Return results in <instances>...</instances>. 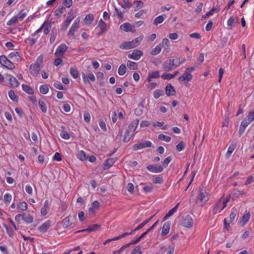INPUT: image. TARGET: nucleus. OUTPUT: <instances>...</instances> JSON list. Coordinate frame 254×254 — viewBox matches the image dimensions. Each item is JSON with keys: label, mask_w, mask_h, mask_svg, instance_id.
Listing matches in <instances>:
<instances>
[{"label": "nucleus", "mask_w": 254, "mask_h": 254, "mask_svg": "<svg viewBox=\"0 0 254 254\" xmlns=\"http://www.w3.org/2000/svg\"><path fill=\"white\" fill-rule=\"evenodd\" d=\"M12 198V195L9 193H6L4 195V200L5 203H9Z\"/></svg>", "instance_id": "obj_55"}, {"label": "nucleus", "mask_w": 254, "mask_h": 254, "mask_svg": "<svg viewBox=\"0 0 254 254\" xmlns=\"http://www.w3.org/2000/svg\"><path fill=\"white\" fill-rule=\"evenodd\" d=\"M163 70L165 72H169L173 70L177 67L174 59H169L166 60L162 64Z\"/></svg>", "instance_id": "obj_2"}, {"label": "nucleus", "mask_w": 254, "mask_h": 254, "mask_svg": "<svg viewBox=\"0 0 254 254\" xmlns=\"http://www.w3.org/2000/svg\"><path fill=\"white\" fill-rule=\"evenodd\" d=\"M65 10V8L64 6H59L55 13V16L57 17H61L62 14L63 13Z\"/></svg>", "instance_id": "obj_44"}, {"label": "nucleus", "mask_w": 254, "mask_h": 254, "mask_svg": "<svg viewBox=\"0 0 254 254\" xmlns=\"http://www.w3.org/2000/svg\"><path fill=\"white\" fill-rule=\"evenodd\" d=\"M144 106L143 102L140 103L137 107L134 110V113L136 115L139 116L141 115L143 113Z\"/></svg>", "instance_id": "obj_29"}, {"label": "nucleus", "mask_w": 254, "mask_h": 254, "mask_svg": "<svg viewBox=\"0 0 254 254\" xmlns=\"http://www.w3.org/2000/svg\"><path fill=\"white\" fill-rule=\"evenodd\" d=\"M43 59L42 56H39L37 59L36 62L30 65L29 71L32 75L36 76L39 74V71L42 67L40 65V63H42Z\"/></svg>", "instance_id": "obj_1"}, {"label": "nucleus", "mask_w": 254, "mask_h": 254, "mask_svg": "<svg viewBox=\"0 0 254 254\" xmlns=\"http://www.w3.org/2000/svg\"><path fill=\"white\" fill-rule=\"evenodd\" d=\"M179 205V203H178L175 207L170 209L167 214L163 218V220L165 221L168 218H169L170 216L173 215L177 210L178 206Z\"/></svg>", "instance_id": "obj_24"}, {"label": "nucleus", "mask_w": 254, "mask_h": 254, "mask_svg": "<svg viewBox=\"0 0 254 254\" xmlns=\"http://www.w3.org/2000/svg\"><path fill=\"white\" fill-rule=\"evenodd\" d=\"M127 66L130 70H135L138 68V65L137 63L130 61H127Z\"/></svg>", "instance_id": "obj_34"}, {"label": "nucleus", "mask_w": 254, "mask_h": 254, "mask_svg": "<svg viewBox=\"0 0 254 254\" xmlns=\"http://www.w3.org/2000/svg\"><path fill=\"white\" fill-rule=\"evenodd\" d=\"M127 67L125 64H121L118 69V73L120 75H123L126 72Z\"/></svg>", "instance_id": "obj_42"}, {"label": "nucleus", "mask_w": 254, "mask_h": 254, "mask_svg": "<svg viewBox=\"0 0 254 254\" xmlns=\"http://www.w3.org/2000/svg\"><path fill=\"white\" fill-rule=\"evenodd\" d=\"M158 139L161 140H163V141H165L167 142H169L171 141V138L168 136V135H164L163 134H159L158 135Z\"/></svg>", "instance_id": "obj_41"}, {"label": "nucleus", "mask_w": 254, "mask_h": 254, "mask_svg": "<svg viewBox=\"0 0 254 254\" xmlns=\"http://www.w3.org/2000/svg\"><path fill=\"white\" fill-rule=\"evenodd\" d=\"M115 10L117 13L118 17L120 19H122L123 18L124 15L125 11H121L119 10L117 7H115Z\"/></svg>", "instance_id": "obj_62"}, {"label": "nucleus", "mask_w": 254, "mask_h": 254, "mask_svg": "<svg viewBox=\"0 0 254 254\" xmlns=\"http://www.w3.org/2000/svg\"><path fill=\"white\" fill-rule=\"evenodd\" d=\"M130 254H142L141 247L139 246H137L131 251Z\"/></svg>", "instance_id": "obj_59"}, {"label": "nucleus", "mask_w": 254, "mask_h": 254, "mask_svg": "<svg viewBox=\"0 0 254 254\" xmlns=\"http://www.w3.org/2000/svg\"><path fill=\"white\" fill-rule=\"evenodd\" d=\"M60 136L62 138L66 140L69 139L70 137L69 134L64 131H63L60 133Z\"/></svg>", "instance_id": "obj_60"}, {"label": "nucleus", "mask_w": 254, "mask_h": 254, "mask_svg": "<svg viewBox=\"0 0 254 254\" xmlns=\"http://www.w3.org/2000/svg\"><path fill=\"white\" fill-rule=\"evenodd\" d=\"M134 3H136L135 10L137 11L141 9L143 6V2L142 1H134Z\"/></svg>", "instance_id": "obj_53"}, {"label": "nucleus", "mask_w": 254, "mask_h": 254, "mask_svg": "<svg viewBox=\"0 0 254 254\" xmlns=\"http://www.w3.org/2000/svg\"><path fill=\"white\" fill-rule=\"evenodd\" d=\"M78 28V27L72 25V26H71V27L70 28V29L68 31V34H67L68 36L71 37V36H74L75 31L77 30V29Z\"/></svg>", "instance_id": "obj_47"}, {"label": "nucleus", "mask_w": 254, "mask_h": 254, "mask_svg": "<svg viewBox=\"0 0 254 254\" xmlns=\"http://www.w3.org/2000/svg\"><path fill=\"white\" fill-rule=\"evenodd\" d=\"M100 227V225H99L98 224H93V225H90L87 229L77 231L76 233L83 232H86V231H88V232H91L96 231Z\"/></svg>", "instance_id": "obj_14"}, {"label": "nucleus", "mask_w": 254, "mask_h": 254, "mask_svg": "<svg viewBox=\"0 0 254 254\" xmlns=\"http://www.w3.org/2000/svg\"><path fill=\"white\" fill-rule=\"evenodd\" d=\"M161 46L160 45H158L154 48L151 50V54L153 56H156L161 52Z\"/></svg>", "instance_id": "obj_35"}, {"label": "nucleus", "mask_w": 254, "mask_h": 254, "mask_svg": "<svg viewBox=\"0 0 254 254\" xmlns=\"http://www.w3.org/2000/svg\"><path fill=\"white\" fill-rule=\"evenodd\" d=\"M17 206L22 211H25L27 209V204L24 201L20 202Z\"/></svg>", "instance_id": "obj_51"}, {"label": "nucleus", "mask_w": 254, "mask_h": 254, "mask_svg": "<svg viewBox=\"0 0 254 254\" xmlns=\"http://www.w3.org/2000/svg\"><path fill=\"white\" fill-rule=\"evenodd\" d=\"M170 225L171 223L169 221H167L164 224L162 230V236H165L169 232Z\"/></svg>", "instance_id": "obj_23"}, {"label": "nucleus", "mask_w": 254, "mask_h": 254, "mask_svg": "<svg viewBox=\"0 0 254 254\" xmlns=\"http://www.w3.org/2000/svg\"><path fill=\"white\" fill-rule=\"evenodd\" d=\"M19 19L18 16L15 15L12 17L7 22V25L8 26H12L15 25L18 21Z\"/></svg>", "instance_id": "obj_38"}, {"label": "nucleus", "mask_w": 254, "mask_h": 254, "mask_svg": "<svg viewBox=\"0 0 254 254\" xmlns=\"http://www.w3.org/2000/svg\"><path fill=\"white\" fill-rule=\"evenodd\" d=\"M250 124H251V123L249 121H248L246 119V118H245L244 119V120L242 121V122H241L240 126H241L243 127L246 128Z\"/></svg>", "instance_id": "obj_63"}, {"label": "nucleus", "mask_w": 254, "mask_h": 254, "mask_svg": "<svg viewBox=\"0 0 254 254\" xmlns=\"http://www.w3.org/2000/svg\"><path fill=\"white\" fill-rule=\"evenodd\" d=\"M10 85L13 87H17L19 86V83L18 80L11 75H8Z\"/></svg>", "instance_id": "obj_20"}, {"label": "nucleus", "mask_w": 254, "mask_h": 254, "mask_svg": "<svg viewBox=\"0 0 254 254\" xmlns=\"http://www.w3.org/2000/svg\"><path fill=\"white\" fill-rule=\"evenodd\" d=\"M199 200L204 204L209 200L208 194L205 190H202L200 187H199Z\"/></svg>", "instance_id": "obj_8"}, {"label": "nucleus", "mask_w": 254, "mask_h": 254, "mask_svg": "<svg viewBox=\"0 0 254 254\" xmlns=\"http://www.w3.org/2000/svg\"><path fill=\"white\" fill-rule=\"evenodd\" d=\"M120 29L126 32H135L134 26L129 23H125L120 26Z\"/></svg>", "instance_id": "obj_11"}, {"label": "nucleus", "mask_w": 254, "mask_h": 254, "mask_svg": "<svg viewBox=\"0 0 254 254\" xmlns=\"http://www.w3.org/2000/svg\"><path fill=\"white\" fill-rule=\"evenodd\" d=\"M46 22L45 21L44 22V23L41 26V27L38 30H37L34 33H33L32 34V36L35 37L37 34L40 33L43 29V28L46 24Z\"/></svg>", "instance_id": "obj_61"}, {"label": "nucleus", "mask_w": 254, "mask_h": 254, "mask_svg": "<svg viewBox=\"0 0 254 254\" xmlns=\"http://www.w3.org/2000/svg\"><path fill=\"white\" fill-rule=\"evenodd\" d=\"M143 56V52L137 49L133 51L131 54L127 55L128 58L134 60H138Z\"/></svg>", "instance_id": "obj_7"}, {"label": "nucleus", "mask_w": 254, "mask_h": 254, "mask_svg": "<svg viewBox=\"0 0 254 254\" xmlns=\"http://www.w3.org/2000/svg\"><path fill=\"white\" fill-rule=\"evenodd\" d=\"M222 205V199H220V200L215 204L214 207L212 209L213 213L214 214H216L221 212L220 211L219 207Z\"/></svg>", "instance_id": "obj_33"}, {"label": "nucleus", "mask_w": 254, "mask_h": 254, "mask_svg": "<svg viewBox=\"0 0 254 254\" xmlns=\"http://www.w3.org/2000/svg\"><path fill=\"white\" fill-rule=\"evenodd\" d=\"M8 96L12 101L14 102H17L18 101V97L16 95L13 90H10L8 91Z\"/></svg>", "instance_id": "obj_40"}, {"label": "nucleus", "mask_w": 254, "mask_h": 254, "mask_svg": "<svg viewBox=\"0 0 254 254\" xmlns=\"http://www.w3.org/2000/svg\"><path fill=\"white\" fill-rule=\"evenodd\" d=\"M77 158L82 161L85 160L87 158L85 152L83 150L79 151L77 154Z\"/></svg>", "instance_id": "obj_43"}, {"label": "nucleus", "mask_w": 254, "mask_h": 254, "mask_svg": "<svg viewBox=\"0 0 254 254\" xmlns=\"http://www.w3.org/2000/svg\"><path fill=\"white\" fill-rule=\"evenodd\" d=\"M134 185L131 183H128L127 186V191L130 193H133L134 192Z\"/></svg>", "instance_id": "obj_57"}, {"label": "nucleus", "mask_w": 254, "mask_h": 254, "mask_svg": "<svg viewBox=\"0 0 254 254\" xmlns=\"http://www.w3.org/2000/svg\"><path fill=\"white\" fill-rule=\"evenodd\" d=\"M164 94L163 90L160 89H156L153 92V97L155 99L159 98L160 96L164 95Z\"/></svg>", "instance_id": "obj_39"}, {"label": "nucleus", "mask_w": 254, "mask_h": 254, "mask_svg": "<svg viewBox=\"0 0 254 254\" xmlns=\"http://www.w3.org/2000/svg\"><path fill=\"white\" fill-rule=\"evenodd\" d=\"M237 214V209L235 207L232 208L231 209V213L230 214V223H233L236 215Z\"/></svg>", "instance_id": "obj_32"}, {"label": "nucleus", "mask_w": 254, "mask_h": 254, "mask_svg": "<svg viewBox=\"0 0 254 254\" xmlns=\"http://www.w3.org/2000/svg\"><path fill=\"white\" fill-rule=\"evenodd\" d=\"M0 64L2 67L11 70L15 68L14 64L8 59L5 55L0 56Z\"/></svg>", "instance_id": "obj_3"}, {"label": "nucleus", "mask_w": 254, "mask_h": 254, "mask_svg": "<svg viewBox=\"0 0 254 254\" xmlns=\"http://www.w3.org/2000/svg\"><path fill=\"white\" fill-rule=\"evenodd\" d=\"M51 223V221L50 220L46 221L40 226L39 228V231L42 233L46 232L50 227Z\"/></svg>", "instance_id": "obj_15"}, {"label": "nucleus", "mask_w": 254, "mask_h": 254, "mask_svg": "<svg viewBox=\"0 0 254 254\" xmlns=\"http://www.w3.org/2000/svg\"><path fill=\"white\" fill-rule=\"evenodd\" d=\"M8 57L13 60L14 62H19L21 61V57L18 52H13L8 55Z\"/></svg>", "instance_id": "obj_21"}, {"label": "nucleus", "mask_w": 254, "mask_h": 254, "mask_svg": "<svg viewBox=\"0 0 254 254\" xmlns=\"http://www.w3.org/2000/svg\"><path fill=\"white\" fill-rule=\"evenodd\" d=\"M237 146V143L236 142H232L229 147H228V151L226 154V157L228 158L234 151Z\"/></svg>", "instance_id": "obj_26"}, {"label": "nucleus", "mask_w": 254, "mask_h": 254, "mask_svg": "<svg viewBox=\"0 0 254 254\" xmlns=\"http://www.w3.org/2000/svg\"><path fill=\"white\" fill-rule=\"evenodd\" d=\"M215 10L216 8L215 7H213L207 13L203 15L202 17V18L205 19L206 17L212 15L214 14Z\"/></svg>", "instance_id": "obj_52"}, {"label": "nucleus", "mask_w": 254, "mask_h": 254, "mask_svg": "<svg viewBox=\"0 0 254 254\" xmlns=\"http://www.w3.org/2000/svg\"><path fill=\"white\" fill-rule=\"evenodd\" d=\"M100 29V32L98 33V35H101L102 34H103L106 31L107 28V24H102V25H98Z\"/></svg>", "instance_id": "obj_54"}, {"label": "nucleus", "mask_w": 254, "mask_h": 254, "mask_svg": "<svg viewBox=\"0 0 254 254\" xmlns=\"http://www.w3.org/2000/svg\"><path fill=\"white\" fill-rule=\"evenodd\" d=\"M58 28L56 27H54L52 29L50 38V43L53 44L55 42L58 34Z\"/></svg>", "instance_id": "obj_17"}, {"label": "nucleus", "mask_w": 254, "mask_h": 254, "mask_svg": "<svg viewBox=\"0 0 254 254\" xmlns=\"http://www.w3.org/2000/svg\"><path fill=\"white\" fill-rule=\"evenodd\" d=\"M152 181L154 184H161L163 183V179L162 177H157L153 178Z\"/></svg>", "instance_id": "obj_58"}, {"label": "nucleus", "mask_w": 254, "mask_h": 254, "mask_svg": "<svg viewBox=\"0 0 254 254\" xmlns=\"http://www.w3.org/2000/svg\"><path fill=\"white\" fill-rule=\"evenodd\" d=\"M38 104L42 112L46 113L47 111V106L43 99H39Z\"/></svg>", "instance_id": "obj_28"}, {"label": "nucleus", "mask_w": 254, "mask_h": 254, "mask_svg": "<svg viewBox=\"0 0 254 254\" xmlns=\"http://www.w3.org/2000/svg\"><path fill=\"white\" fill-rule=\"evenodd\" d=\"M181 224L186 228H191L193 224V220L189 215L183 216L181 220Z\"/></svg>", "instance_id": "obj_4"}, {"label": "nucleus", "mask_w": 254, "mask_h": 254, "mask_svg": "<svg viewBox=\"0 0 254 254\" xmlns=\"http://www.w3.org/2000/svg\"><path fill=\"white\" fill-rule=\"evenodd\" d=\"M166 18V15L165 14L157 16L154 19L153 21V24L157 26L159 24L162 23Z\"/></svg>", "instance_id": "obj_22"}, {"label": "nucleus", "mask_w": 254, "mask_h": 254, "mask_svg": "<svg viewBox=\"0 0 254 254\" xmlns=\"http://www.w3.org/2000/svg\"><path fill=\"white\" fill-rule=\"evenodd\" d=\"M161 77L164 80H170L173 78V76H172V74L170 73H167V72L163 73L161 75Z\"/></svg>", "instance_id": "obj_46"}, {"label": "nucleus", "mask_w": 254, "mask_h": 254, "mask_svg": "<svg viewBox=\"0 0 254 254\" xmlns=\"http://www.w3.org/2000/svg\"><path fill=\"white\" fill-rule=\"evenodd\" d=\"M133 133H134L133 132L129 130L128 129H127L124 135V139L123 140L124 142H128L132 137Z\"/></svg>", "instance_id": "obj_31"}, {"label": "nucleus", "mask_w": 254, "mask_h": 254, "mask_svg": "<svg viewBox=\"0 0 254 254\" xmlns=\"http://www.w3.org/2000/svg\"><path fill=\"white\" fill-rule=\"evenodd\" d=\"M139 123V120L136 119L131 122L130 125L128 127L127 129L133 132L136 130Z\"/></svg>", "instance_id": "obj_18"}, {"label": "nucleus", "mask_w": 254, "mask_h": 254, "mask_svg": "<svg viewBox=\"0 0 254 254\" xmlns=\"http://www.w3.org/2000/svg\"><path fill=\"white\" fill-rule=\"evenodd\" d=\"M22 89L27 93L29 94H33L34 93V90L29 86L26 84L22 85Z\"/></svg>", "instance_id": "obj_37"}, {"label": "nucleus", "mask_w": 254, "mask_h": 254, "mask_svg": "<svg viewBox=\"0 0 254 254\" xmlns=\"http://www.w3.org/2000/svg\"><path fill=\"white\" fill-rule=\"evenodd\" d=\"M246 119L251 123L254 120V111H250Z\"/></svg>", "instance_id": "obj_48"}, {"label": "nucleus", "mask_w": 254, "mask_h": 254, "mask_svg": "<svg viewBox=\"0 0 254 254\" xmlns=\"http://www.w3.org/2000/svg\"><path fill=\"white\" fill-rule=\"evenodd\" d=\"M39 90L41 93L46 94L49 91V88L47 85L43 84L40 86Z\"/></svg>", "instance_id": "obj_45"}, {"label": "nucleus", "mask_w": 254, "mask_h": 254, "mask_svg": "<svg viewBox=\"0 0 254 254\" xmlns=\"http://www.w3.org/2000/svg\"><path fill=\"white\" fill-rule=\"evenodd\" d=\"M72 225V222L70 220V217L68 216L65 217L63 221V226L64 228H67Z\"/></svg>", "instance_id": "obj_27"}, {"label": "nucleus", "mask_w": 254, "mask_h": 254, "mask_svg": "<svg viewBox=\"0 0 254 254\" xmlns=\"http://www.w3.org/2000/svg\"><path fill=\"white\" fill-rule=\"evenodd\" d=\"M136 47V45L134 44L133 41L125 42L120 46L121 49L128 50Z\"/></svg>", "instance_id": "obj_12"}, {"label": "nucleus", "mask_w": 254, "mask_h": 254, "mask_svg": "<svg viewBox=\"0 0 254 254\" xmlns=\"http://www.w3.org/2000/svg\"><path fill=\"white\" fill-rule=\"evenodd\" d=\"M70 73L73 78L75 79L77 78L78 75V72L76 68L71 67L70 68Z\"/></svg>", "instance_id": "obj_49"}, {"label": "nucleus", "mask_w": 254, "mask_h": 254, "mask_svg": "<svg viewBox=\"0 0 254 254\" xmlns=\"http://www.w3.org/2000/svg\"><path fill=\"white\" fill-rule=\"evenodd\" d=\"M69 25V23L66 22L65 21H64L61 26V29H60L61 31H63V32L65 31L67 29Z\"/></svg>", "instance_id": "obj_56"}, {"label": "nucleus", "mask_w": 254, "mask_h": 254, "mask_svg": "<svg viewBox=\"0 0 254 254\" xmlns=\"http://www.w3.org/2000/svg\"><path fill=\"white\" fill-rule=\"evenodd\" d=\"M94 17L93 14L89 13L86 15L84 18V24L86 25H90L94 20Z\"/></svg>", "instance_id": "obj_19"}, {"label": "nucleus", "mask_w": 254, "mask_h": 254, "mask_svg": "<svg viewBox=\"0 0 254 254\" xmlns=\"http://www.w3.org/2000/svg\"><path fill=\"white\" fill-rule=\"evenodd\" d=\"M152 146V143L150 141L145 140L143 142H138L134 144L132 148L134 151H137L144 148L151 147Z\"/></svg>", "instance_id": "obj_5"}, {"label": "nucleus", "mask_w": 254, "mask_h": 254, "mask_svg": "<svg viewBox=\"0 0 254 254\" xmlns=\"http://www.w3.org/2000/svg\"><path fill=\"white\" fill-rule=\"evenodd\" d=\"M250 217L251 215L249 212L246 213L244 214L240 221L242 226H244L248 223Z\"/></svg>", "instance_id": "obj_25"}, {"label": "nucleus", "mask_w": 254, "mask_h": 254, "mask_svg": "<svg viewBox=\"0 0 254 254\" xmlns=\"http://www.w3.org/2000/svg\"><path fill=\"white\" fill-rule=\"evenodd\" d=\"M185 147V144L184 141H180L179 144L176 146V150L178 152L183 150Z\"/></svg>", "instance_id": "obj_50"}, {"label": "nucleus", "mask_w": 254, "mask_h": 254, "mask_svg": "<svg viewBox=\"0 0 254 254\" xmlns=\"http://www.w3.org/2000/svg\"><path fill=\"white\" fill-rule=\"evenodd\" d=\"M146 169L152 173H158L163 171V168L161 165H150L146 167Z\"/></svg>", "instance_id": "obj_10"}, {"label": "nucleus", "mask_w": 254, "mask_h": 254, "mask_svg": "<svg viewBox=\"0 0 254 254\" xmlns=\"http://www.w3.org/2000/svg\"><path fill=\"white\" fill-rule=\"evenodd\" d=\"M63 4L66 7L69 8L71 6L72 4V0H64Z\"/></svg>", "instance_id": "obj_64"}, {"label": "nucleus", "mask_w": 254, "mask_h": 254, "mask_svg": "<svg viewBox=\"0 0 254 254\" xmlns=\"http://www.w3.org/2000/svg\"><path fill=\"white\" fill-rule=\"evenodd\" d=\"M192 78L191 73L188 72V71L185 70L184 74H183L179 78V81L180 83H184L189 82Z\"/></svg>", "instance_id": "obj_9"}, {"label": "nucleus", "mask_w": 254, "mask_h": 254, "mask_svg": "<svg viewBox=\"0 0 254 254\" xmlns=\"http://www.w3.org/2000/svg\"><path fill=\"white\" fill-rule=\"evenodd\" d=\"M112 160L110 158L106 159L103 164V169L107 170L113 165Z\"/></svg>", "instance_id": "obj_36"}, {"label": "nucleus", "mask_w": 254, "mask_h": 254, "mask_svg": "<svg viewBox=\"0 0 254 254\" xmlns=\"http://www.w3.org/2000/svg\"><path fill=\"white\" fill-rule=\"evenodd\" d=\"M22 219L27 224H30L33 221V217L29 214L24 213L22 214Z\"/></svg>", "instance_id": "obj_30"}, {"label": "nucleus", "mask_w": 254, "mask_h": 254, "mask_svg": "<svg viewBox=\"0 0 254 254\" xmlns=\"http://www.w3.org/2000/svg\"><path fill=\"white\" fill-rule=\"evenodd\" d=\"M67 50V47L65 44L63 43L60 45L55 53V55L57 57H62L64 56L65 52Z\"/></svg>", "instance_id": "obj_6"}, {"label": "nucleus", "mask_w": 254, "mask_h": 254, "mask_svg": "<svg viewBox=\"0 0 254 254\" xmlns=\"http://www.w3.org/2000/svg\"><path fill=\"white\" fill-rule=\"evenodd\" d=\"M166 94L168 96L174 95L176 94V90L171 84H168L165 87Z\"/></svg>", "instance_id": "obj_13"}, {"label": "nucleus", "mask_w": 254, "mask_h": 254, "mask_svg": "<svg viewBox=\"0 0 254 254\" xmlns=\"http://www.w3.org/2000/svg\"><path fill=\"white\" fill-rule=\"evenodd\" d=\"M160 71L158 70L152 71L148 73V76L147 78V80L148 82H150L152 78H157L160 77Z\"/></svg>", "instance_id": "obj_16"}]
</instances>
